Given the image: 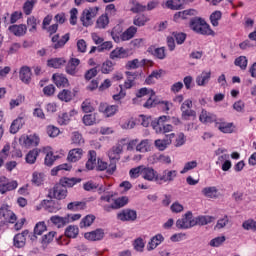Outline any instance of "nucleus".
<instances>
[{
    "label": "nucleus",
    "instance_id": "f257e3e1",
    "mask_svg": "<svg viewBox=\"0 0 256 256\" xmlns=\"http://www.w3.org/2000/svg\"><path fill=\"white\" fill-rule=\"evenodd\" d=\"M177 175H179L177 170L164 169L161 173H158L153 167L142 166V179L157 183V185L173 183L177 179Z\"/></svg>",
    "mask_w": 256,
    "mask_h": 256
},
{
    "label": "nucleus",
    "instance_id": "f03ea898",
    "mask_svg": "<svg viewBox=\"0 0 256 256\" xmlns=\"http://www.w3.org/2000/svg\"><path fill=\"white\" fill-rule=\"evenodd\" d=\"M137 34V27L130 26L123 32V26L117 24L111 31V37L115 43H121L123 41H131Z\"/></svg>",
    "mask_w": 256,
    "mask_h": 256
},
{
    "label": "nucleus",
    "instance_id": "7ed1b4c3",
    "mask_svg": "<svg viewBox=\"0 0 256 256\" xmlns=\"http://www.w3.org/2000/svg\"><path fill=\"white\" fill-rule=\"evenodd\" d=\"M190 29L198 35L215 37V31H213L207 21L201 17H194L190 20Z\"/></svg>",
    "mask_w": 256,
    "mask_h": 256
},
{
    "label": "nucleus",
    "instance_id": "20e7f679",
    "mask_svg": "<svg viewBox=\"0 0 256 256\" xmlns=\"http://www.w3.org/2000/svg\"><path fill=\"white\" fill-rule=\"evenodd\" d=\"M0 219H4V221L0 222V229L9 225V223L13 224L17 222V215L14 214L13 211L9 210L8 206H2L0 208Z\"/></svg>",
    "mask_w": 256,
    "mask_h": 256
},
{
    "label": "nucleus",
    "instance_id": "39448f33",
    "mask_svg": "<svg viewBox=\"0 0 256 256\" xmlns=\"http://www.w3.org/2000/svg\"><path fill=\"white\" fill-rule=\"evenodd\" d=\"M181 118L184 121H189V119H191V117H197V112L195 110H193V101L191 99H187L185 100L181 107Z\"/></svg>",
    "mask_w": 256,
    "mask_h": 256
},
{
    "label": "nucleus",
    "instance_id": "423d86ee",
    "mask_svg": "<svg viewBox=\"0 0 256 256\" xmlns=\"http://www.w3.org/2000/svg\"><path fill=\"white\" fill-rule=\"evenodd\" d=\"M47 197L49 199H57L61 201L67 197V188L61 183L56 184L52 189L48 190Z\"/></svg>",
    "mask_w": 256,
    "mask_h": 256
},
{
    "label": "nucleus",
    "instance_id": "0eeeda50",
    "mask_svg": "<svg viewBox=\"0 0 256 256\" xmlns=\"http://www.w3.org/2000/svg\"><path fill=\"white\" fill-rule=\"evenodd\" d=\"M126 139H122L108 151V157L112 163L117 165V161L121 160V153H123V145Z\"/></svg>",
    "mask_w": 256,
    "mask_h": 256
},
{
    "label": "nucleus",
    "instance_id": "6e6552de",
    "mask_svg": "<svg viewBox=\"0 0 256 256\" xmlns=\"http://www.w3.org/2000/svg\"><path fill=\"white\" fill-rule=\"evenodd\" d=\"M116 218L123 223H133V221H137V211L131 208H126L118 212Z\"/></svg>",
    "mask_w": 256,
    "mask_h": 256
},
{
    "label": "nucleus",
    "instance_id": "1a4fd4ad",
    "mask_svg": "<svg viewBox=\"0 0 256 256\" xmlns=\"http://www.w3.org/2000/svg\"><path fill=\"white\" fill-rule=\"evenodd\" d=\"M176 227L178 229H191L195 227V218H193V213L188 211L183 218L176 221Z\"/></svg>",
    "mask_w": 256,
    "mask_h": 256
},
{
    "label": "nucleus",
    "instance_id": "9d476101",
    "mask_svg": "<svg viewBox=\"0 0 256 256\" xmlns=\"http://www.w3.org/2000/svg\"><path fill=\"white\" fill-rule=\"evenodd\" d=\"M97 13H99V7L97 6L83 11L81 21L84 27H89V25L93 24V19L97 17Z\"/></svg>",
    "mask_w": 256,
    "mask_h": 256
},
{
    "label": "nucleus",
    "instance_id": "9b49d317",
    "mask_svg": "<svg viewBox=\"0 0 256 256\" xmlns=\"http://www.w3.org/2000/svg\"><path fill=\"white\" fill-rule=\"evenodd\" d=\"M96 170L98 171H106L107 175H113L117 171V165L115 162L110 161V163H107V161H104L101 158L97 159L96 164Z\"/></svg>",
    "mask_w": 256,
    "mask_h": 256
},
{
    "label": "nucleus",
    "instance_id": "f8f14e48",
    "mask_svg": "<svg viewBox=\"0 0 256 256\" xmlns=\"http://www.w3.org/2000/svg\"><path fill=\"white\" fill-rule=\"evenodd\" d=\"M19 187V183L17 180L7 181V177H0V193L1 195H5L8 191H15Z\"/></svg>",
    "mask_w": 256,
    "mask_h": 256
},
{
    "label": "nucleus",
    "instance_id": "ddd939ff",
    "mask_svg": "<svg viewBox=\"0 0 256 256\" xmlns=\"http://www.w3.org/2000/svg\"><path fill=\"white\" fill-rule=\"evenodd\" d=\"M69 39H71V34L66 33L61 38L59 34H55L51 38V42L53 43L52 47L53 49H63L67 43H69Z\"/></svg>",
    "mask_w": 256,
    "mask_h": 256
},
{
    "label": "nucleus",
    "instance_id": "4468645a",
    "mask_svg": "<svg viewBox=\"0 0 256 256\" xmlns=\"http://www.w3.org/2000/svg\"><path fill=\"white\" fill-rule=\"evenodd\" d=\"M41 205L48 213H57L58 211H61V204L59 201L53 200V198H50L49 200L44 199L41 202Z\"/></svg>",
    "mask_w": 256,
    "mask_h": 256
},
{
    "label": "nucleus",
    "instance_id": "2eb2a0df",
    "mask_svg": "<svg viewBox=\"0 0 256 256\" xmlns=\"http://www.w3.org/2000/svg\"><path fill=\"white\" fill-rule=\"evenodd\" d=\"M197 15V10L195 9H187L184 11L176 12L173 16V20L175 23H179V21H185L190 19V17H195Z\"/></svg>",
    "mask_w": 256,
    "mask_h": 256
},
{
    "label": "nucleus",
    "instance_id": "dca6fc26",
    "mask_svg": "<svg viewBox=\"0 0 256 256\" xmlns=\"http://www.w3.org/2000/svg\"><path fill=\"white\" fill-rule=\"evenodd\" d=\"M33 77V72L29 66H22L19 70V79L24 85H30Z\"/></svg>",
    "mask_w": 256,
    "mask_h": 256
},
{
    "label": "nucleus",
    "instance_id": "f3484780",
    "mask_svg": "<svg viewBox=\"0 0 256 256\" xmlns=\"http://www.w3.org/2000/svg\"><path fill=\"white\" fill-rule=\"evenodd\" d=\"M199 121L200 123H203L204 125L215 123L217 124V115L214 113H211L205 109H202L200 115H199Z\"/></svg>",
    "mask_w": 256,
    "mask_h": 256
},
{
    "label": "nucleus",
    "instance_id": "a211bd4d",
    "mask_svg": "<svg viewBox=\"0 0 256 256\" xmlns=\"http://www.w3.org/2000/svg\"><path fill=\"white\" fill-rule=\"evenodd\" d=\"M171 119L170 116H160L158 119H155L151 122V126L156 131V133H163V128L165 124Z\"/></svg>",
    "mask_w": 256,
    "mask_h": 256
},
{
    "label": "nucleus",
    "instance_id": "6ab92c4d",
    "mask_svg": "<svg viewBox=\"0 0 256 256\" xmlns=\"http://www.w3.org/2000/svg\"><path fill=\"white\" fill-rule=\"evenodd\" d=\"M79 65H81V60H79V58H71L65 68V71L67 73V75H71L72 77H75V75H77V67H79Z\"/></svg>",
    "mask_w": 256,
    "mask_h": 256
},
{
    "label": "nucleus",
    "instance_id": "aec40b11",
    "mask_svg": "<svg viewBox=\"0 0 256 256\" xmlns=\"http://www.w3.org/2000/svg\"><path fill=\"white\" fill-rule=\"evenodd\" d=\"M52 81L59 89L69 87V79L65 74L55 73L52 76Z\"/></svg>",
    "mask_w": 256,
    "mask_h": 256
},
{
    "label": "nucleus",
    "instance_id": "412c9836",
    "mask_svg": "<svg viewBox=\"0 0 256 256\" xmlns=\"http://www.w3.org/2000/svg\"><path fill=\"white\" fill-rule=\"evenodd\" d=\"M173 137H175V133H171L170 135L167 136L166 139L155 140L154 145L156 149H158V151H165V149H167V147L171 145V139H173Z\"/></svg>",
    "mask_w": 256,
    "mask_h": 256
},
{
    "label": "nucleus",
    "instance_id": "4be33fe9",
    "mask_svg": "<svg viewBox=\"0 0 256 256\" xmlns=\"http://www.w3.org/2000/svg\"><path fill=\"white\" fill-rule=\"evenodd\" d=\"M153 149V141L149 139H143L140 142H138L136 146V151L138 153H149Z\"/></svg>",
    "mask_w": 256,
    "mask_h": 256
},
{
    "label": "nucleus",
    "instance_id": "5701e85b",
    "mask_svg": "<svg viewBox=\"0 0 256 256\" xmlns=\"http://www.w3.org/2000/svg\"><path fill=\"white\" fill-rule=\"evenodd\" d=\"M29 235V230H24L22 233H18L14 236V247L17 249H21L25 247V243L27 241V236Z\"/></svg>",
    "mask_w": 256,
    "mask_h": 256
},
{
    "label": "nucleus",
    "instance_id": "b1692460",
    "mask_svg": "<svg viewBox=\"0 0 256 256\" xmlns=\"http://www.w3.org/2000/svg\"><path fill=\"white\" fill-rule=\"evenodd\" d=\"M125 75L124 89H133L135 87V80L139 77V72L126 71Z\"/></svg>",
    "mask_w": 256,
    "mask_h": 256
},
{
    "label": "nucleus",
    "instance_id": "393cba45",
    "mask_svg": "<svg viewBox=\"0 0 256 256\" xmlns=\"http://www.w3.org/2000/svg\"><path fill=\"white\" fill-rule=\"evenodd\" d=\"M20 141L24 145V147H37L39 145V136L37 135H29V136H23L20 138Z\"/></svg>",
    "mask_w": 256,
    "mask_h": 256
},
{
    "label": "nucleus",
    "instance_id": "a878e982",
    "mask_svg": "<svg viewBox=\"0 0 256 256\" xmlns=\"http://www.w3.org/2000/svg\"><path fill=\"white\" fill-rule=\"evenodd\" d=\"M8 30L15 35V37H23L27 33V25L25 24H13L8 27Z\"/></svg>",
    "mask_w": 256,
    "mask_h": 256
},
{
    "label": "nucleus",
    "instance_id": "bb28decb",
    "mask_svg": "<svg viewBox=\"0 0 256 256\" xmlns=\"http://www.w3.org/2000/svg\"><path fill=\"white\" fill-rule=\"evenodd\" d=\"M85 239L88 241H101L105 237V232L103 229H96L91 232H86L84 234Z\"/></svg>",
    "mask_w": 256,
    "mask_h": 256
},
{
    "label": "nucleus",
    "instance_id": "cd10ccee",
    "mask_svg": "<svg viewBox=\"0 0 256 256\" xmlns=\"http://www.w3.org/2000/svg\"><path fill=\"white\" fill-rule=\"evenodd\" d=\"M129 57V51L123 47H117L110 53V59H127Z\"/></svg>",
    "mask_w": 256,
    "mask_h": 256
},
{
    "label": "nucleus",
    "instance_id": "c85d7f7f",
    "mask_svg": "<svg viewBox=\"0 0 256 256\" xmlns=\"http://www.w3.org/2000/svg\"><path fill=\"white\" fill-rule=\"evenodd\" d=\"M163 77V69L153 70L145 79V85H155Z\"/></svg>",
    "mask_w": 256,
    "mask_h": 256
},
{
    "label": "nucleus",
    "instance_id": "c756f323",
    "mask_svg": "<svg viewBox=\"0 0 256 256\" xmlns=\"http://www.w3.org/2000/svg\"><path fill=\"white\" fill-rule=\"evenodd\" d=\"M215 127L219 129L221 133H233V131H235L233 123L223 122L221 120L216 122Z\"/></svg>",
    "mask_w": 256,
    "mask_h": 256
},
{
    "label": "nucleus",
    "instance_id": "7c9ffc66",
    "mask_svg": "<svg viewBox=\"0 0 256 256\" xmlns=\"http://www.w3.org/2000/svg\"><path fill=\"white\" fill-rule=\"evenodd\" d=\"M97 166V152L95 150H90L88 152V160L86 162V169L88 171H93Z\"/></svg>",
    "mask_w": 256,
    "mask_h": 256
},
{
    "label": "nucleus",
    "instance_id": "2f4dec72",
    "mask_svg": "<svg viewBox=\"0 0 256 256\" xmlns=\"http://www.w3.org/2000/svg\"><path fill=\"white\" fill-rule=\"evenodd\" d=\"M57 97L59 101H63L64 103H71L75 97V93L69 89H63L58 93Z\"/></svg>",
    "mask_w": 256,
    "mask_h": 256
},
{
    "label": "nucleus",
    "instance_id": "473e14b6",
    "mask_svg": "<svg viewBox=\"0 0 256 256\" xmlns=\"http://www.w3.org/2000/svg\"><path fill=\"white\" fill-rule=\"evenodd\" d=\"M39 153H41V149L39 148L30 150L25 156L26 163H28V165H35L37 158L39 157Z\"/></svg>",
    "mask_w": 256,
    "mask_h": 256
},
{
    "label": "nucleus",
    "instance_id": "72a5a7b5",
    "mask_svg": "<svg viewBox=\"0 0 256 256\" xmlns=\"http://www.w3.org/2000/svg\"><path fill=\"white\" fill-rule=\"evenodd\" d=\"M81 157H83V149L74 148L69 151L67 159L70 161V163H77Z\"/></svg>",
    "mask_w": 256,
    "mask_h": 256
},
{
    "label": "nucleus",
    "instance_id": "f704fd0d",
    "mask_svg": "<svg viewBox=\"0 0 256 256\" xmlns=\"http://www.w3.org/2000/svg\"><path fill=\"white\" fill-rule=\"evenodd\" d=\"M100 111L105 115V117H113L119 111L118 105H100Z\"/></svg>",
    "mask_w": 256,
    "mask_h": 256
},
{
    "label": "nucleus",
    "instance_id": "c9c22d12",
    "mask_svg": "<svg viewBox=\"0 0 256 256\" xmlns=\"http://www.w3.org/2000/svg\"><path fill=\"white\" fill-rule=\"evenodd\" d=\"M162 241H165V238L163 237V235H161V234L155 235L148 242L147 250L153 251V249H157V247H159V245H161Z\"/></svg>",
    "mask_w": 256,
    "mask_h": 256
},
{
    "label": "nucleus",
    "instance_id": "e433bc0d",
    "mask_svg": "<svg viewBox=\"0 0 256 256\" xmlns=\"http://www.w3.org/2000/svg\"><path fill=\"white\" fill-rule=\"evenodd\" d=\"M164 7L171 11H180V9H185L181 0H167Z\"/></svg>",
    "mask_w": 256,
    "mask_h": 256
},
{
    "label": "nucleus",
    "instance_id": "4c0bfd02",
    "mask_svg": "<svg viewBox=\"0 0 256 256\" xmlns=\"http://www.w3.org/2000/svg\"><path fill=\"white\" fill-rule=\"evenodd\" d=\"M211 80V71H203L200 75L196 77V83L199 87H205L207 83Z\"/></svg>",
    "mask_w": 256,
    "mask_h": 256
},
{
    "label": "nucleus",
    "instance_id": "58836bf2",
    "mask_svg": "<svg viewBox=\"0 0 256 256\" xmlns=\"http://www.w3.org/2000/svg\"><path fill=\"white\" fill-rule=\"evenodd\" d=\"M50 221L53 225L58 227V229H61L62 227H65L67 223H69V218L54 215L50 217Z\"/></svg>",
    "mask_w": 256,
    "mask_h": 256
},
{
    "label": "nucleus",
    "instance_id": "ea45409f",
    "mask_svg": "<svg viewBox=\"0 0 256 256\" xmlns=\"http://www.w3.org/2000/svg\"><path fill=\"white\" fill-rule=\"evenodd\" d=\"M148 53H151L157 59H165L167 55L165 54V47L155 48V46H150L148 48Z\"/></svg>",
    "mask_w": 256,
    "mask_h": 256
},
{
    "label": "nucleus",
    "instance_id": "a19ab883",
    "mask_svg": "<svg viewBox=\"0 0 256 256\" xmlns=\"http://www.w3.org/2000/svg\"><path fill=\"white\" fill-rule=\"evenodd\" d=\"M85 209H87V203L83 201H74L68 203L67 205L68 211H83Z\"/></svg>",
    "mask_w": 256,
    "mask_h": 256
},
{
    "label": "nucleus",
    "instance_id": "79ce46f5",
    "mask_svg": "<svg viewBox=\"0 0 256 256\" xmlns=\"http://www.w3.org/2000/svg\"><path fill=\"white\" fill-rule=\"evenodd\" d=\"M219 190L215 186L205 187L202 189V194L208 199H217Z\"/></svg>",
    "mask_w": 256,
    "mask_h": 256
},
{
    "label": "nucleus",
    "instance_id": "37998d69",
    "mask_svg": "<svg viewBox=\"0 0 256 256\" xmlns=\"http://www.w3.org/2000/svg\"><path fill=\"white\" fill-rule=\"evenodd\" d=\"M23 125H25V120H23V117L16 118L10 126V133H12V135L19 133V129H21Z\"/></svg>",
    "mask_w": 256,
    "mask_h": 256
},
{
    "label": "nucleus",
    "instance_id": "c03bdc74",
    "mask_svg": "<svg viewBox=\"0 0 256 256\" xmlns=\"http://www.w3.org/2000/svg\"><path fill=\"white\" fill-rule=\"evenodd\" d=\"M73 115H77V111L72 110L70 111V114L62 113L58 116L57 121L60 125H69V122L71 121V117H73Z\"/></svg>",
    "mask_w": 256,
    "mask_h": 256
},
{
    "label": "nucleus",
    "instance_id": "a18cd8bd",
    "mask_svg": "<svg viewBox=\"0 0 256 256\" xmlns=\"http://www.w3.org/2000/svg\"><path fill=\"white\" fill-rule=\"evenodd\" d=\"M147 95H155V92L152 89L149 88H140L137 92H136V97L132 99L133 103H137L138 99H141L142 97H147Z\"/></svg>",
    "mask_w": 256,
    "mask_h": 256
},
{
    "label": "nucleus",
    "instance_id": "49530a36",
    "mask_svg": "<svg viewBox=\"0 0 256 256\" xmlns=\"http://www.w3.org/2000/svg\"><path fill=\"white\" fill-rule=\"evenodd\" d=\"M67 61L64 58H51L47 60V65L53 69H60Z\"/></svg>",
    "mask_w": 256,
    "mask_h": 256
},
{
    "label": "nucleus",
    "instance_id": "de8ad7c7",
    "mask_svg": "<svg viewBox=\"0 0 256 256\" xmlns=\"http://www.w3.org/2000/svg\"><path fill=\"white\" fill-rule=\"evenodd\" d=\"M45 182V174L43 172H33L32 174V184L36 187H41Z\"/></svg>",
    "mask_w": 256,
    "mask_h": 256
},
{
    "label": "nucleus",
    "instance_id": "09e8293b",
    "mask_svg": "<svg viewBox=\"0 0 256 256\" xmlns=\"http://www.w3.org/2000/svg\"><path fill=\"white\" fill-rule=\"evenodd\" d=\"M41 23V20L35 18V16H30L27 18V25L30 33H37V25Z\"/></svg>",
    "mask_w": 256,
    "mask_h": 256
},
{
    "label": "nucleus",
    "instance_id": "8fccbe9b",
    "mask_svg": "<svg viewBox=\"0 0 256 256\" xmlns=\"http://www.w3.org/2000/svg\"><path fill=\"white\" fill-rule=\"evenodd\" d=\"M214 220H215V217L213 216H198L194 218V223L195 225L205 226V225H209V223H213Z\"/></svg>",
    "mask_w": 256,
    "mask_h": 256
},
{
    "label": "nucleus",
    "instance_id": "3c124183",
    "mask_svg": "<svg viewBox=\"0 0 256 256\" xmlns=\"http://www.w3.org/2000/svg\"><path fill=\"white\" fill-rule=\"evenodd\" d=\"M82 123H84L86 127L95 125V123H97V113L84 115L82 118Z\"/></svg>",
    "mask_w": 256,
    "mask_h": 256
},
{
    "label": "nucleus",
    "instance_id": "603ef678",
    "mask_svg": "<svg viewBox=\"0 0 256 256\" xmlns=\"http://www.w3.org/2000/svg\"><path fill=\"white\" fill-rule=\"evenodd\" d=\"M153 160L155 163H163L164 165H171V157L164 154H154Z\"/></svg>",
    "mask_w": 256,
    "mask_h": 256
},
{
    "label": "nucleus",
    "instance_id": "864d4df0",
    "mask_svg": "<svg viewBox=\"0 0 256 256\" xmlns=\"http://www.w3.org/2000/svg\"><path fill=\"white\" fill-rule=\"evenodd\" d=\"M223 17V13L219 10L214 11L210 15V23L213 27H219V21H221V18Z\"/></svg>",
    "mask_w": 256,
    "mask_h": 256
},
{
    "label": "nucleus",
    "instance_id": "5fc2aeb1",
    "mask_svg": "<svg viewBox=\"0 0 256 256\" xmlns=\"http://www.w3.org/2000/svg\"><path fill=\"white\" fill-rule=\"evenodd\" d=\"M71 141L73 145H84L85 139L79 131L72 132Z\"/></svg>",
    "mask_w": 256,
    "mask_h": 256
},
{
    "label": "nucleus",
    "instance_id": "6e6d98bb",
    "mask_svg": "<svg viewBox=\"0 0 256 256\" xmlns=\"http://www.w3.org/2000/svg\"><path fill=\"white\" fill-rule=\"evenodd\" d=\"M109 25V16L107 14L101 15L96 21L97 29H105Z\"/></svg>",
    "mask_w": 256,
    "mask_h": 256
},
{
    "label": "nucleus",
    "instance_id": "4d7b16f0",
    "mask_svg": "<svg viewBox=\"0 0 256 256\" xmlns=\"http://www.w3.org/2000/svg\"><path fill=\"white\" fill-rule=\"evenodd\" d=\"M95 221V215L93 214H88L85 216L81 222H80V228L83 229L85 227H91Z\"/></svg>",
    "mask_w": 256,
    "mask_h": 256
},
{
    "label": "nucleus",
    "instance_id": "13d9d810",
    "mask_svg": "<svg viewBox=\"0 0 256 256\" xmlns=\"http://www.w3.org/2000/svg\"><path fill=\"white\" fill-rule=\"evenodd\" d=\"M60 183L64 187H74L77 183H81V178H63L60 180Z\"/></svg>",
    "mask_w": 256,
    "mask_h": 256
},
{
    "label": "nucleus",
    "instance_id": "bf43d9fd",
    "mask_svg": "<svg viewBox=\"0 0 256 256\" xmlns=\"http://www.w3.org/2000/svg\"><path fill=\"white\" fill-rule=\"evenodd\" d=\"M65 235L69 239H75L79 235V228L77 226H68L65 230Z\"/></svg>",
    "mask_w": 256,
    "mask_h": 256
},
{
    "label": "nucleus",
    "instance_id": "052dcab7",
    "mask_svg": "<svg viewBox=\"0 0 256 256\" xmlns=\"http://www.w3.org/2000/svg\"><path fill=\"white\" fill-rule=\"evenodd\" d=\"M37 3V0H27L23 5V12L25 15H31L33 13V8L35 7V4Z\"/></svg>",
    "mask_w": 256,
    "mask_h": 256
},
{
    "label": "nucleus",
    "instance_id": "680f3d73",
    "mask_svg": "<svg viewBox=\"0 0 256 256\" xmlns=\"http://www.w3.org/2000/svg\"><path fill=\"white\" fill-rule=\"evenodd\" d=\"M114 66L115 65L111 60H106L101 66V73H103L104 75H109V73L113 71Z\"/></svg>",
    "mask_w": 256,
    "mask_h": 256
},
{
    "label": "nucleus",
    "instance_id": "e2e57ef3",
    "mask_svg": "<svg viewBox=\"0 0 256 256\" xmlns=\"http://www.w3.org/2000/svg\"><path fill=\"white\" fill-rule=\"evenodd\" d=\"M140 175H143V165L131 168L129 171V176L131 179H139Z\"/></svg>",
    "mask_w": 256,
    "mask_h": 256
},
{
    "label": "nucleus",
    "instance_id": "0e129e2a",
    "mask_svg": "<svg viewBox=\"0 0 256 256\" xmlns=\"http://www.w3.org/2000/svg\"><path fill=\"white\" fill-rule=\"evenodd\" d=\"M247 64H248V60L246 56H239L234 61V65H236V67H240L242 71H245V69H247Z\"/></svg>",
    "mask_w": 256,
    "mask_h": 256
},
{
    "label": "nucleus",
    "instance_id": "69168bd1",
    "mask_svg": "<svg viewBox=\"0 0 256 256\" xmlns=\"http://www.w3.org/2000/svg\"><path fill=\"white\" fill-rule=\"evenodd\" d=\"M114 207L116 209H121V207H125L127 203H129V198L127 196H122L119 198L114 199Z\"/></svg>",
    "mask_w": 256,
    "mask_h": 256
},
{
    "label": "nucleus",
    "instance_id": "338daca9",
    "mask_svg": "<svg viewBox=\"0 0 256 256\" xmlns=\"http://www.w3.org/2000/svg\"><path fill=\"white\" fill-rule=\"evenodd\" d=\"M81 109L83 113H93V111H95V107L91 103V100L88 99L82 102Z\"/></svg>",
    "mask_w": 256,
    "mask_h": 256
},
{
    "label": "nucleus",
    "instance_id": "774afa93",
    "mask_svg": "<svg viewBox=\"0 0 256 256\" xmlns=\"http://www.w3.org/2000/svg\"><path fill=\"white\" fill-rule=\"evenodd\" d=\"M243 229L246 231H256V221L253 219H249L243 222Z\"/></svg>",
    "mask_w": 256,
    "mask_h": 256
}]
</instances>
